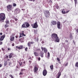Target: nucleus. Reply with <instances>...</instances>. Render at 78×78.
Masks as SVG:
<instances>
[{
    "label": "nucleus",
    "mask_w": 78,
    "mask_h": 78,
    "mask_svg": "<svg viewBox=\"0 0 78 78\" xmlns=\"http://www.w3.org/2000/svg\"><path fill=\"white\" fill-rule=\"evenodd\" d=\"M51 37L57 42H59L60 41L59 38L58 36V35L55 33L53 34H51Z\"/></svg>",
    "instance_id": "f257e3e1"
},
{
    "label": "nucleus",
    "mask_w": 78,
    "mask_h": 78,
    "mask_svg": "<svg viewBox=\"0 0 78 78\" xmlns=\"http://www.w3.org/2000/svg\"><path fill=\"white\" fill-rule=\"evenodd\" d=\"M6 19V16H5V14L4 13H1L0 14V22L2 21V22H4V20Z\"/></svg>",
    "instance_id": "f03ea898"
},
{
    "label": "nucleus",
    "mask_w": 78,
    "mask_h": 78,
    "mask_svg": "<svg viewBox=\"0 0 78 78\" xmlns=\"http://www.w3.org/2000/svg\"><path fill=\"white\" fill-rule=\"evenodd\" d=\"M12 6L11 5H9L7 6V10L8 11H12Z\"/></svg>",
    "instance_id": "7ed1b4c3"
},
{
    "label": "nucleus",
    "mask_w": 78,
    "mask_h": 78,
    "mask_svg": "<svg viewBox=\"0 0 78 78\" xmlns=\"http://www.w3.org/2000/svg\"><path fill=\"white\" fill-rule=\"evenodd\" d=\"M23 48V45H20V46H17L16 47V49L17 50H20Z\"/></svg>",
    "instance_id": "20e7f679"
},
{
    "label": "nucleus",
    "mask_w": 78,
    "mask_h": 78,
    "mask_svg": "<svg viewBox=\"0 0 78 78\" xmlns=\"http://www.w3.org/2000/svg\"><path fill=\"white\" fill-rule=\"evenodd\" d=\"M31 26L33 28H37L38 27V25H37V22H36L34 24H31Z\"/></svg>",
    "instance_id": "39448f33"
},
{
    "label": "nucleus",
    "mask_w": 78,
    "mask_h": 78,
    "mask_svg": "<svg viewBox=\"0 0 78 78\" xmlns=\"http://www.w3.org/2000/svg\"><path fill=\"white\" fill-rule=\"evenodd\" d=\"M15 34H15V33H13L12 34L11 36H10V40L11 41H14V36Z\"/></svg>",
    "instance_id": "423d86ee"
},
{
    "label": "nucleus",
    "mask_w": 78,
    "mask_h": 78,
    "mask_svg": "<svg viewBox=\"0 0 78 78\" xmlns=\"http://www.w3.org/2000/svg\"><path fill=\"white\" fill-rule=\"evenodd\" d=\"M39 67V66H38V65H35L34 69V72H36V73L37 72V70H38Z\"/></svg>",
    "instance_id": "0eeeda50"
},
{
    "label": "nucleus",
    "mask_w": 78,
    "mask_h": 78,
    "mask_svg": "<svg viewBox=\"0 0 78 78\" xmlns=\"http://www.w3.org/2000/svg\"><path fill=\"white\" fill-rule=\"evenodd\" d=\"M19 38L22 37V36H26V35L24 34V31H22L21 33H20Z\"/></svg>",
    "instance_id": "6e6552de"
},
{
    "label": "nucleus",
    "mask_w": 78,
    "mask_h": 78,
    "mask_svg": "<svg viewBox=\"0 0 78 78\" xmlns=\"http://www.w3.org/2000/svg\"><path fill=\"white\" fill-rule=\"evenodd\" d=\"M34 42L33 41H29L27 43V46L29 47H31V44H33Z\"/></svg>",
    "instance_id": "1a4fd4ad"
},
{
    "label": "nucleus",
    "mask_w": 78,
    "mask_h": 78,
    "mask_svg": "<svg viewBox=\"0 0 78 78\" xmlns=\"http://www.w3.org/2000/svg\"><path fill=\"white\" fill-rule=\"evenodd\" d=\"M57 28L58 29H61V22L59 21H58L57 22Z\"/></svg>",
    "instance_id": "9d476101"
},
{
    "label": "nucleus",
    "mask_w": 78,
    "mask_h": 78,
    "mask_svg": "<svg viewBox=\"0 0 78 78\" xmlns=\"http://www.w3.org/2000/svg\"><path fill=\"white\" fill-rule=\"evenodd\" d=\"M14 54L13 53V52L10 53L9 55V58H11L12 57H14Z\"/></svg>",
    "instance_id": "9b49d317"
},
{
    "label": "nucleus",
    "mask_w": 78,
    "mask_h": 78,
    "mask_svg": "<svg viewBox=\"0 0 78 78\" xmlns=\"http://www.w3.org/2000/svg\"><path fill=\"white\" fill-rule=\"evenodd\" d=\"M51 23L53 25H57V22L55 20H52L51 22Z\"/></svg>",
    "instance_id": "f8f14e48"
},
{
    "label": "nucleus",
    "mask_w": 78,
    "mask_h": 78,
    "mask_svg": "<svg viewBox=\"0 0 78 78\" xmlns=\"http://www.w3.org/2000/svg\"><path fill=\"white\" fill-rule=\"evenodd\" d=\"M47 74V71L46 69H44L43 71V75L44 76H46Z\"/></svg>",
    "instance_id": "ddd939ff"
},
{
    "label": "nucleus",
    "mask_w": 78,
    "mask_h": 78,
    "mask_svg": "<svg viewBox=\"0 0 78 78\" xmlns=\"http://www.w3.org/2000/svg\"><path fill=\"white\" fill-rule=\"evenodd\" d=\"M5 34H4L0 38V41H3L5 37Z\"/></svg>",
    "instance_id": "4468645a"
},
{
    "label": "nucleus",
    "mask_w": 78,
    "mask_h": 78,
    "mask_svg": "<svg viewBox=\"0 0 78 78\" xmlns=\"http://www.w3.org/2000/svg\"><path fill=\"white\" fill-rule=\"evenodd\" d=\"M25 69H21V72L19 73V75H23V71H25Z\"/></svg>",
    "instance_id": "2eb2a0df"
},
{
    "label": "nucleus",
    "mask_w": 78,
    "mask_h": 78,
    "mask_svg": "<svg viewBox=\"0 0 78 78\" xmlns=\"http://www.w3.org/2000/svg\"><path fill=\"white\" fill-rule=\"evenodd\" d=\"M40 55L41 58L44 57V52L42 51H41L40 53Z\"/></svg>",
    "instance_id": "dca6fc26"
},
{
    "label": "nucleus",
    "mask_w": 78,
    "mask_h": 78,
    "mask_svg": "<svg viewBox=\"0 0 78 78\" xmlns=\"http://www.w3.org/2000/svg\"><path fill=\"white\" fill-rule=\"evenodd\" d=\"M25 24H26V28H28L30 27V24L27 22H25Z\"/></svg>",
    "instance_id": "f3484780"
},
{
    "label": "nucleus",
    "mask_w": 78,
    "mask_h": 78,
    "mask_svg": "<svg viewBox=\"0 0 78 78\" xmlns=\"http://www.w3.org/2000/svg\"><path fill=\"white\" fill-rule=\"evenodd\" d=\"M25 39V37H23L22 38L19 39V41L20 42H22V41H23Z\"/></svg>",
    "instance_id": "a211bd4d"
},
{
    "label": "nucleus",
    "mask_w": 78,
    "mask_h": 78,
    "mask_svg": "<svg viewBox=\"0 0 78 78\" xmlns=\"http://www.w3.org/2000/svg\"><path fill=\"white\" fill-rule=\"evenodd\" d=\"M44 51L45 53H47V51H48V50L46 48H44Z\"/></svg>",
    "instance_id": "6ab92c4d"
},
{
    "label": "nucleus",
    "mask_w": 78,
    "mask_h": 78,
    "mask_svg": "<svg viewBox=\"0 0 78 78\" xmlns=\"http://www.w3.org/2000/svg\"><path fill=\"white\" fill-rule=\"evenodd\" d=\"M44 16L45 17H46L47 18H48V17H49V16H50V14L47 13H44Z\"/></svg>",
    "instance_id": "aec40b11"
},
{
    "label": "nucleus",
    "mask_w": 78,
    "mask_h": 78,
    "mask_svg": "<svg viewBox=\"0 0 78 78\" xmlns=\"http://www.w3.org/2000/svg\"><path fill=\"white\" fill-rule=\"evenodd\" d=\"M34 54L35 56H39V53L36 52H34Z\"/></svg>",
    "instance_id": "412c9836"
},
{
    "label": "nucleus",
    "mask_w": 78,
    "mask_h": 78,
    "mask_svg": "<svg viewBox=\"0 0 78 78\" xmlns=\"http://www.w3.org/2000/svg\"><path fill=\"white\" fill-rule=\"evenodd\" d=\"M44 14H50V12L48 10H46L44 11Z\"/></svg>",
    "instance_id": "4be33fe9"
},
{
    "label": "nucleus",
    "mask_w": 78,
    "mask_h": 78,
    "mask_svg": "<svg viewBox=\"0 0 78 78\" xmlns=\"http://www.w3.org/2000/svg\"><path fill=\"white\" fill-rule=\"evenodd\" d=\"M69 37L70 38L71 40H72V39H73V36L72 35V33H71L70 34Z\"/></svg>",
    "instance_id": "5701e85b"
},
{
    "label": "nucleus",
    "mask_w": 78,
    "mask_h": 78,
    "mask_svg": "<svg viewBox=\"0 0 78 78\" xmlns=\"http://www.w3.org/2000/svg\"><path fill=\"white\" fill-rule=\"evenodd\" d=\"M8 58H9V56H8V55H5V56L4 59H8Z\"/></svg>",
    "instance_id": "b1692460"
},
{
    "label": "nucleus",
    "mask_w": 78,
    "mask_h": 78,
    "mask_svg": "<svg viewBox=\"0 0 78 78\" xmlns=\"http://www.w3.org/2000/svg\"><path fill=\"white\" fill-rule=\"evenodd\" d=\"M25 22L23 24L22 26V28H26V26H25Z\"/></svg>",
    "instance_id": "393cba45"
},
{
    "label": "nucleus",
    "mask_w": 78,
    "mask_h": 78,
    "mask_svg": "<svg viewBox=\"0 0 78 78\" xmlns=\"http://www.w3.org/2000/svg\"><path fill=\"white\" fill-rule=\"evenodd\" d=\"M62 13L63 14H65L66 13V11L64 10V9H63L62 11Z\"/></svg>",
    "instance_id": "a878e982"
},
{
    "label": "nucleus",
    "mask_w": 78,
    "mask_h": 78,
    "mask_svg": "<svg viewBox=\"0 0 78 78\" xmlns=\"http://www.w3.org/2000/svg\"><path fill=\"white\" fill-rule=\"evenodd\" d=\"M61 72H59L58 73V75L57 76V78H59V77H60V76H61Z\"/></svg>",
    "instance_id": "bb28decb"
},
{
    "label": "nucleus",
    "mask_w": 78,
    "mask_h": 78,
    "mask_svg": "<svg viewBox=\"0 0 78 78\" xmlns=\"http://www.w3.org/2000/svg\"><path fill=\"white\" fill-rule=\"evenodd\" d=\"M50 68L51 70H53V65H51L50 66Z\"/></svg>",
    "instance_id": "cd10ccee"
},
{
    "label": "nucleus",
    "mask_w": 78,
    "mask_h": 78,
    "mask_svg": "<svg viewBox=\"0 0 78 78\" xmlns=\"http://www.w3.org/2000/svg\"><path fill=\"white\" fill-rule=\"evenodd\" d=\"M34 34H37V30H34Z\"/></svg>",
    "instance_id": "c85d7f7f"
},
{
    "label": "nucleus",
    "mask_w": 78,
    "mask_h": 78,
    "mask_svg": "<svg viewBox=\"0 0 78 78\" xmlns=\"http://www.w3.org/2000/svg\"><path fill=\"white\" fill-rule=\"evenodd\" d=\"M5 22L6 23V24H9V20H7L5 21Z\"/></svg>",
    "instance_id": "c756f323"
},
{
    "label": "nucleus",
    "mask_w": 78,
    "mask_h": 78,
    "mask_svg": "<svg viewBox=\"0 0 78 78\" xmlns=\"http://www.w3.org/2000/svg\"><path fill=\"white\" fill-rule=\"evenodd\" d=\"M7 24H5L4 25L5 28H7V27H9V25H7Z\"/></svg>",
    "instance_id": "7c9ffc66"
},
{
    "label": "nucleus",
    "mask_w": 78,
    "mask_h": 78,
    "mask_svg": "<svg viewBox=\"0 0 78 78\" xmlns=\"http://www.w3.org/2000/svg\"><path fill=\"white\" fill-rule=\"evenodd\" d=\"M48 56H47L48 58H49V57H50V53H49V52H48Z\"/></svg>",
    "instance_id": "2f4dec72"
},
{
    "label": "nucleus",
    "mask_w": 78,
    "mask_h": 78,
    "mask_svg": "<svg viewBox=\"0 0 78 78\" xmlns=\"http://www.w3.org/2000/svg\"><path fill=\"white\" fill-rule=\"evenodd\" d=\"M75 66L77 67V68H78V62H77L75 64Z\"/></svg>",
    "instance_id": "473e14b6"
},
{
    "label": "nucleus",
    "mask_w": 78,
    "mask_h": 78,
    "mask_svg": "<svg viewBox=\"0 0 78 78\" xmlns=\"http://www.w3.org/2000/svg\"><path fill=\"white\" fill-rule=\"evenodd\" d=\"M58 63H56V67L57 68H58L59 67V66H58Z\"/></svg>",
    "instance_id": "72a5a7b5"
},
{
    "label": "nucleus",
    "mask_w": 78,
    "mask_h": 78,
    "mask_svg": "<svg viewBox=\"0 0 78 78\" xmlns=\"http://www.w3.org/2000/svg\"><path fill=\"white\" fill-rule=\"evenodd\" d=\"M9 76L11 78H14V76H12L11 74H10Z\"/></svg>",
    "instance_id": "f704fd0d"
},
{
    "label": "nucleus",
    "mask_w": 78,
    "mask_h": 78,
    "mask_svg": "<svg viewBox=\"0 0 78 78\" xmlns=\"http://www.w3.org/2000/svg\"><path fill=\"white\" fill-rule=\"evenodd\" d=\"M19 64H20V66H22V65L23 63L22 62H19Z\"/></svg>",
    "instance_id": "c9c22d12"
},
{
    "label": "nucleus",
    "mask_w": 78,
    "mask_h": 78,
    "mask_svg": "<svg viewBox=\"0 0 78 78\" xmlns=\"http://www.w3.org/2000/svg\"><path fill=\"white\" fill-rule=\"evenodd\" d=\"M25 50L26 51H27V50H28V48H27V47H26L25 48Z\"/></svg>",
    "instance_id": "e433bc0d"
},
{
    "label": "nucleus",
    "mask_w": 78,
    "mask_h": 78,
    "mask_svg": "<svg viewBox=\"0 0 78 78\" xmlns=\"http://www.w3.org/2000/svg\"><path fill=\"white\" fill-rule=\"evenodd\" d=\"M6 65H7V62H5L4 63V66H6Z\"/></svg>",
    "instance_id": "4c0bfd02"
},
{
    "label": "nucleus",
    "mask_w": 78,
    "mask_h": 78,
    "mask_svg": "<svg viewBox=\"0 0 78 78\" xmlns=\"http://www.w3.org/2000/svg\"><path fill=\"white\" fill-rule=\"evenodd\" d=\"M40 50L41 49H37L36 50V51H40Z\"/></svg>",
    "instance_id": "58836bf2"
},
{
    "label": "nucleus",
    "mask_w": 78,
    "mask_h": 78,
    "mask_svg": "<svg viewBox=\"0 0 78 78\" xmlns=\"http://www.w3.org/2000/svg\"><path fill=\"white\" fill-rule=\"evenodd\" d=\"M33 67L32 66H30V69H31V70H32V69H33Z\"/></svg>",
    "instance_id": "ea45409f"
},
{
    "label": "nucleus",
    "mask_w": 78,
    "mask_h": 78,
    "mask_svg": "<svg viewBox=\"0 0 78 78\" xmlns=\"http://www.w3.org/2000/svg\"><path fill=\"white\" fill-rule=\"evenodd\" d=\"M75 4H76L77 3V0H74Z\"/></svg>",
    "instance_id": "a19ab883"
},
{
    "label": "nucleus",
    "mask_w": 78,
    "mask_h": 78,
    "mask_svg": "<svg viewBox=\"0 0 78 78\" xmlns=\"http://www.w3.org/2000/svg\"><path fill=\"white\" fill-rule=\"evenodd\" d=\"M16 5L15 3H14L13 4V6L14 7V6H16Z\"/></svg>",
    "instance_id": "79ce46f5"
},
{
    "label": "nucleus",
    "mask_w": 78,
    "mask_h": 78,
    "mask_svg": "<svg viewBox=\"0 0 78 78\" xmlns=\"http://www.w3.org/2000/svg\"><path fill=\"white\" fill-rule=\"evenodd\" d=\"M57 60L58 61H60V59L59 58H57Z\"/></svg>",
    "instance_id": "37998d69"
},
{
    "label": "nucleus",
    "mask_w": 78,
    "mask_h": 78,
    "mask_svg": "<svg viewBox=\"0 0 78 78\" xmlns=\"http://www.w3.org/2000/svg\"><path fill=\"white\" fill-rule=\"evenodd\" d=\"M2 51H5V48H2Z\"/></svg>",
    "instance_id": "c03bdc74"
},
{
    "label": "nucleus",
    "mask_w": 78,
    "mask_h": 78,
    "mask_svg": "<svg viewBox=\"0 0 78 78\" xmlns=\"http://www.w3.org/2000/svg\"><path fill=\"white\" fill-rule=\"evenodd\" d=\"M19 10L18 9H16L15 10V11H16V12H17L19 11Z\"/></svg>",
    "instance_id": "a18cd8bd"
},
{
    "label": "nucleus",
    "mask_w": 78,
    "mask_h": 78,
    "mask_svg": "<svg viewBox=\"0 0 78 78\" xmlns=\"http://www.w3.org/2000/svg\"><path fill=\"white\" fill-rule=\"evenodd\" d=\"M38 60L40 61V60H41V58L40 57L38 58Z\"/></svg>",
    "instance_id": "49530a36"
},
{
    "label": "nucleus",
    "mask_w": 78,
    "mask_h": 78,
    "mask_svg": "<svg viewBox=\"0 0 78 78\" xmlns=\"http://www.w3.org/2000/svg\"><path fill=\"white\" fill-rule=\"evenodd\" d=\"M29 62L30 63V64H31V63L32 62V61H31V60H30L29 61Z\"/></svg>",
    "instance_id": "de8ad7c7"
},
{
    "label": "nucleus",
    "mask_w": 78,
    "mask_h": 78,
    "mask_svg": "<svg viewBox=\"0 0 78 78\" xmlns=\"http://www.w3.org/2000/svg\"><path fill=\"white\" fill-rule=\"evenodd\" d=\"M12 46H14V43H13L12 44Z\"/></svg>",
    "instance_id": "09e8293b"
},
{
    "label": "nucleus",
    "mask_w": 78,
    "mask_h": 78,
    "mask_svg": "<svg viewBox=\"0 0 78 78\" xmlns=\"http://www.w3.org/2000/svg\"><path fill=\"white\" fill-rule=\"evenodd\" d=\"M68 66V62L66 63V64H65V66Z\"/></svg>",
    "instance_id": "8fccbe9b"
},
{
    "label": "nucleus",
    "mask_w": 78,
    "mask_h": 78,
    "mask_svg": "<svg viewBox=\"0 0 78 78\" xmlns=\"http://www.w3.org/2000/svg\"><path fill=\"white\" fill-rule=\"evenodd\" d=\"M2 44H3L2 41H0V45H2Z\"/></svg>",
    "instance_id": "3c124183"
},
{
    "label": "nucleus",
    "mask_w": 78,
    "mask_h": 78,
    "mask_svg": "<svg viewBox=\"0 0 78 78\" xmlns=\"http://www.w3.org/2000/svg\"><path fill=\"white\" fill-rule=\"evenodd\" d=\"M41 48L42 51H44V48L42 47H41Z\"/></svg>",
    "instance_id": "603ef678"
},
{
    "label": "nucleus",
    "mask_w": 78,
    "mask_h": 78,
    "mask_svg": "<svg viewBox=\"0 0 78 78\" xmlns=\"http://www.w3.org/2000/svg\"><path fill=\"white\" fill-rule=\"evenodd\" d=\"M14 19L15 21H17L18 20V19L17 18H15Z\"/></svg>",
    "instance_id": "864d4df0"
},
{
    "label": "nucleus",
    "mask_w": 78,
    "mask_h": 78,
    "mask_svg": "<svg viewBox=\"0 0 78 78\" xmlns=\"http://www.w3.org/2000/svg\"><path fill=\"white\" fill-rule=\"evenodd\" d=\"M16 38V39L17 38V37H19V36H18L17 35H16L15 36Z\"/></svg>",
    "instance_id": "5fc2aeb1"
},
{
    "label": "nucleus",
    "mask_w": 78,
    "mask_h": 78,
    "mask_svg": "<svg viewBox=\"0 0 78 78\" xmlns=\"http://www.w3.org/2000/svg\"><path fill=\"white\" fill-rule=\"evenodd\" d=\"M8 51H11V49L10 48H8Z\"/></svg>",
    "instance_id": "6e6d98bb"
},
{
    "label": "nucleus",
    "mask_w": 78,
    "mask_h": 78,
    "mask_svg": "<svg viewBox=\"0 0 78 78\" xmlns=\"http://www.w3.org/2000/svg\"><path fill=\"white\" fill-rule=\"evenodd\" d=\"M56 8L57 9H59V6H57L56 7Z\"/></svg>",
    "instance_id": "4d7b16f0"
},
{
    "label": "nucleus",
    "mask_w": 78,
    "mask_h": 78,
    "mask_svg": "<svg viewBox=\"0 0 78 78\" xmlns=\"http://www.w3.org/2000/svg\"><path fill=\"white\" fill-rule=\"evenodd\" d=\"M65 42H69V41L68 40H66L65 41Z\"/></svg>",
    "instance_id": "13d9d810"
},
{
    "label": "nucleus",
    "mask_w": 78,
    "mask_h": 78,
    "mask_svg": "<svg viewBox=\"0 0 78 78\" xmlns=\"http://www.w3.org/2000/svg\"><path fill=\"white\" fill-rule=\"evenodd\" d=\"M9 28H7L6 29V31H9Z\"/></svg>",
    "instance_id": "bf43d9fd"
},
{
    "label": "nucleus",
    "mask_w": 78,
    "mask_h": 78,
    "mask_svg": "<svg viewBox=\"0 0 78 78\" xmlns=\"http://www.w3.org/2000/svg\"><path fill=\"white\" fill-rule=\"evenodd\" d=\"M69 11H70V10H68V11H67L66 12V13H68V12H69Z\"/></svg>",
    "instance_id": "052dcab7"
},
{
    "label": "nucleus",
    "mask_w": 78,
    "mask_h": 78,
    "mask_svg": "<svg viewBox=\"0 0 78 78\" xmlns=\"http://www.w3.org/2000/svg\"><path fill=\"white\" fill-rule=\"evenodd\" d=\"M2 67V65L0 64V67Z\"/></svg>",
    "instance_id": "680f3d73"
},
{
    "label": "nucleus",
    "mask_w": 78,
    "mask_h": 78,
    "mask_svg": "<svg viewBox=\"0 0 78 78\" xmlns=\"http://www.w3.org/2000/svg\"><path fill=\"white\" fill-rule=\"evenodd\" d=\"M58 62L59 64H61V62Z\"/></svg>",
    "instance_id": "e2e57ef3"
},
{
    "label": "nucleus",
    "mask_w": 78,
    "mask_h": 78,
    "mask_svg": "<svg viewBox=\"0 0 78 78\" xmlns=\"http://www.w3.org/2000/svg\"><path fill=\"white\" fill-rule=\"evenodd\" d=\"M76 31L77 32V33H78V29L76 30Z\"/></svg>",
    "instance_id": "0e129e2a"
},
{
    "label": "nucleus",
    "mask_w": 78,
    "mask_h": 78,
    "mask_svg": "<svg viewBox=\"0 0 78 78\" xmlns=\"http://www.w3.org/2000/svg\"><path fill=\"white\" fill-rule=\"evenodd\" d=\"M42 44H44V41H42L41 42Z\"/></svg>",
    "instance_id": "69168bd1"
},
{
    "label": "nucleus",
    "mask_w": 78,
    "mask_h": 78,
    "mask_svg": "<svg viewBox=\"0 0 78 78\" xmlns=\"http://www.w3.org/2000/svg\"><path fill=\"white\" fill-rule=\"evenodd\" d=\"M0 35H2V34H3V33H2L1 32L0 33Z\"/></svg>",
    "instance_id": "338daca9"
},
{
    "label": "nucleus",
    "mask_w": 78,
    "mask_h": 78,
    "mask_svg": "<svg viewBox=\"0 0 78 78\" xmlns=\"http://www.w3.org/2000/svg\"><path fill=\"white\" fill-rule=\"evenodd\" d=\"M16 68L17 69H19V67L18 66H16Z\"/></svg>",
    "instance_id": "774afa93"
}]
</instances>
